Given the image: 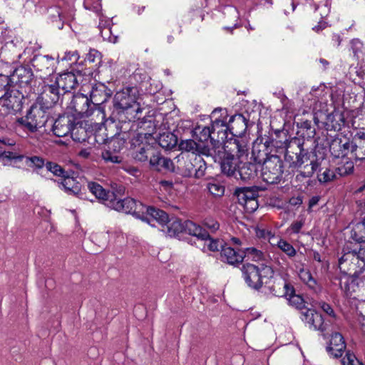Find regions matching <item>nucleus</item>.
<instances>
[{
	"label": "nucleus",
	"mask_w": 365,
	"mask_h": 365,
	"mask_svg": "<svg viewBox=\"0 0 365 365\" xmlns=\"http://www.w3.org/2000/svg\"><path fill=\"white\" fill-rule=\"evenodd\" d=\"M126 141V136H120L118 134L113 136L106 143L108 148L102 152L103 159L106 162L120 163L123 158L118 154L125 147Z\"/></svg>",
	"instance_id": "nucleus-10"
},
{
	"label": "nucleus",
	"mask_w": 365,
	"mask_h": 365,
	"mask_svg": "<svg viewBox=\"0 0 365 365\" xmlns=\"http://www.w3.org/2000/svg\"><path fill=\"white\" fill-rule=\"evenodd\" d=\"M60 98L59 89L55 82L51 84H45L43 91L37 97L36 101L51 109L58 101Z\"/></svg>",
	"instance_id": "nucleus-21"
},
{
	"label": "nucleus",
	"mask_w": 365,
	"mask_h": 365,
	"mask_svg": "<svg viewBox=\"0 0 365 365\" xmlns=\"http://www.w3.org/2000/svg\"><path fill=\"white\" fill-rule=\"evenodd\" d=\"M113 91L104 83H96L90 92V99L95 109L103 112V105L112 96Z\"/></svg>",
	"instance_id": "nucleus-19"
},
{
	"label": "nucleus",
	"mask_w": 365,
	"mask_h": 365,
	"mask_svg": "<svg viewBox=\"0 0 365 365\" xmlns=\"http://www.w3.org/2000/svg\"><path fill=\"white\" fill-rule=\"evenodd\" d=\"M203 240H209V243L207 244V247L209 250L212 252L220 251L222 248H225V245L227 242H224L223 240H220L219 239H213L210 237L209 235V237L204 239Z\"/></svg>",
	"instance_id": "nucleus-58"
},
{
	"label": "nucleus",
	"mask_w": 365,
	"mask_h": 365,
	"mask_svg": "<svg viewBox=\"0 0 365 365\" xmlns=\"http://www.w3.org/2000/svg\"><path fill=\"white\" fill-rule=\"evenodd\" d=\"M278 247L283 251L289 257H292L296 255L297 252L294 247L288 242L280 240L277 243Z\"/></svg>",
	"instance_id": "nucleus-59"
},
{
	"label": "nucleus",
	"mask_w": 365,
	"mask_h": 365,
	"mask_svg": "<svg viewBox=\"0 0 365 365\" xmlns=\"http://www.w3.org/2000/svg\"><path fill=\"white\" fill-rule=\"evenodd\" d=\"M15 86L12 77L9 74L0 73V100Z\"/></svg>",
	"instance_id": "nucleus-46"
},
{
	"label": "nucleus",
	"mask_w": 365,
	"mask_h": 365,
	"mask_svg": "<svg viewBox=\"0 0 365 365\" xmlns=\"http://www.w3.org/2000/svg\"><path fill=\"white\" fill-rule=\"evenodd\" d=\"M230 138H242L247 128L252 126L254 122L250 120L248 113H236L230 117L228 122Z\"/></svg>",
	"instance_id": "nucleus-14"
},
{
	"label": "nucleus",
	"mask_w": 365,
	"mask_h": 365,
	"mask_svg": "<svg viewBox=\"0 0 365 365\" xmlns=\"http://www.w3.org/2000/svg\"><path fill=\"white\" fill-rule=\"evenodd\" d=\"M346 277V281L342 282V277L335 274L331 277V281L333 285L338 287L346 296H351V293L355 292L356 284H352L351 279H349V276H344Z\"/></svg>",
	"instance_id": "nucleus-39"
},
{
	"label": "nucleus",
	"mask_w": 365,
	"mask_h": 365,
	"mask_svg": "<svg viewBox=\"0 0 365 365\" xmlns=\"http://www.w3.org/2000/svg\"><path fill=\"white\" fill-rule=\"evenodd\" d=\"M73 174L68 173L63 179H61V182H58V187L69 195H73L83 200H88L86 196V189L76 178L72 176Z\"/></svg>",
	"instance_id": "nucleus-17"
},
{
	"label": "nucleus",
	"mask_w": 365,
	"mask_h": 365,
	"mask_svg": "<svg viewBox=\"0 0 365 365\" xmlns=\"http://www.w3.org/2000/svg\"><path fill=\"white\" fill-rule=\"evenodd\" d=\"M351 142L349 138L335 136L329 143V152L334 158H345L351 154Z\"/></svg>",
	"instance_id": "nucleus-20"
},
{
	"label": "nucleus",
	"mask_w": 365,
	"mask_h": 365,
	"mask_svg": "<svg viewBox=\"0 0 365 365\" xmlns=\"http://www.w3.org/2000/svg\"><path fill=\"white\" fill-rule=\"evenodd\" d=\"M269 139L264 137H258L252 143V157L254 162L259 165L269 158V156L276 155L269 145Z\"/></svg>",
	"instance_id": "nucleus-16"
},
{
	"label": "nucleus",
	"mask_w": 365,
	"mask_h": 365,
	"mask_svg": "<svg viewBox=\"0 0 365 365\" xmlns=\"http://www.w3.org/2000/svg\"><path fill=\"white\" fill-rule=\"evenodd\" d=\"M146 212L148 215L151 217L163 227H165V223L168 221V215L163 210L149 206L147 207Z\"/></svg>",
	"instance_id": "nucleus-45"
},
{
	"label": "nucleus",
	"mask_w": 365,
	"mask_h": 365,
	"mask_svg": "<svg viewBox=\"0 0 365 365\" xmlns=\"http://www.w3.org/2000/svg\"><path fill=\"white\" fill-rule=\"evenodd\" d=\"M264 190L261 187H237L234 192L239 204H246V202L252 199H257L259 197V191Z\"/></svg>",
	"instance_id": "nucleus-34"
},
{
	"label": "nucleus",
	"mask_w": 365,
	"mask_h": 365,
	"mask_svg": "<svg viewBox=\"0 0 365 365\" xmlns=\"http://www.w3.org/2000/svg\"><path fill=\"white\" fill-rule=\"evenodd\" d=\"M242 277L246 284L252 289L259 291L264 284H268L274 275V271L272 267L261 264L255 265L246 262L240 268Z\"/></svg>",
	"instance_id": "nucleus-4"
},
{
	"label": "nucleus",
	"mask_w": 365,
	"mask_h": 365,
	"mask_svg": "<svg viewBox=\"0 0 365 365\" xmlns=\"http://www.w3.org/2000/svg\"><path fill=\"white\" fill-rule=\"evenodd\" d=\"M298 130L297 135L299 136L298 138L301 140V142L304 143V140H310L316 135L315 128L312 126L311 121L304 120L299 122L297 124Z\"/></svg>",
	"instance_id": "nucleus-38"
},
{
	"label": "nucleus",
	"mask_w": 365,
	"mask_h": 365,
	"mask_svg": "<svg viewBox=\"0 0 365 365\" xmlns=\"http://www.w3.org/2000/svg\"><path fill=\"white\" fill-rule=\"evenodd\" d=\"M12 77L14 85H29L34 78L32 69L28 65H21L16 67L12 72L9 74Z\"/></svg>",
	"instance_id": "nucleus-28"
},
{
	"label": "nucleus",
	"mask_w": 365,
	"mask_h": 365,
	"mask_svg": "<svg viewBox=\"0 0 365 365\" xmlns=\"http://www.w3.org/2000/svg\"><path fill=\"white\" fill-rule=\"evenodd\" d=\"M354 163L351 160L346 161L335 168L336 175L344 177L351 174L354 172Z\"/></svg>",
	"instance_id": "nucleus-55"
},
{
	"label": "nucleus",
	"mask_w": 365,
	"mask_h": 365,
	"mask_svg": "<svg viewBox=\"0 0 365 365\" xmlns=\"http://www.w3.org/2000/svg\"><path fill=\"white\" fill-rule=\"evenodd\" d=\"M46 168L53 175L60 177L61 179L68 175V173H74L73 170L70 169L65 170L62 166L52 161H47L46 163Z\"/></svg>",
	"instance_id": "nucleus-49"
},
{
	"label": "nucleus",
	"mask_w": 365,
	"mask_h": 365,
	"mask_svg": "<svg viewBox=\"0 0 365 365\" xmlns=\"http://www.w3.org/2000/svg\"><path fill=\"white\" fill-rule=\"evenodd\" d=\"M138 120L137 128H139L141 131L136 133L133 137L135 138V141L142 140H151L156 142L155 138L153 137V133L156 130L155 118L153 115H148L143 118L139 116V114L135 118Z\"/></svg>",
	"instance_id": "nucleus-12"
},
{
	"label": "nucleus",
	"mask_w": 365,
	"mask_h": 365,
	"mask_svg": "<svg viewBox=\"0 0 365 365\" xmlns=\"http://www.w3.org/2000/svg\"><path fill=\"white\" fill-rule=\"evenodd\" d=\"M1 150L2 153L0 154V157L6 158L9 160H14V162H20L23 160V159L25 158L24 155H20L15 152L6 151L4 149L3 146H1Z\"/></svg>",
	"instance_id": "nucleus-61"
},
{
	"label": "nucleus",
	"mask_w": 365,
	"mask_h": 365,
	"mask_svg": "<svg viewBox=\"0 0 365 365\" xmlns=\"http://www.w3.org/2000/svg\"><path fill=\"white\" fill-rule=\"evenodd\" d=\"M341 365H364L351 350H346L345 355L341 359Z\"/></svg>",
	"instance_id": "nucleus-56"
},
{
	"label": "nucleus",
	"mask_w": 365,
	"mask_h": 365,
	"mask_svg": "<svg viewBox=\"0 0 365 365\" xmlns=\"http://www.w3.org/2000/svg\"><path fill=\"white\" fill-rule=\"evenodd\" d=\"M203 144L200 143H197L195 140L192 139H188L185 140H181L179 144V148L182 150H185L186 152H192V155H200L201 148Z\"/></svg>",
	"instance_id": "nucleus-47"
},
{
	"label": "nucleus",
	"mask_w": 365,
	"mask_h": 365,
	"mask_svg": "<svg viewBox=\"0 0 365 365\" xmlns=\"http://www.w3.org/2000/svg\"><path fill=\"white\" fill-rule=\"evenodd\" d=\"M302 319L309 324L310 329L324 332L327 330V324L322 315L313 309H307L302 312Z\"/></svg>",
	"instance_id": "nucleus-25"
},
{
	"label": "nucleus",
	"mask_w": 365,
	"mask_h": 365,
	"mask_svg": "<svg viewBox=\"0 0 365 365\" xmlns=\"http://www.w3.org/2000/svg\"><path fill=\"white\" fill-rule=\"evenodd\" d=\"M207 188L211 195L219 197L223 196L225 191V185L216 180L207 183Z\"/></svg>",
	"instance_id": "nucleus-53"
},
{
	"label": "nucleus",
	"mask_w": 365,
	"mask_h": 365,
	"mask_svg": "<svg viewBox=\"0 0 365 365\" xmlns=\"http://www.w3.org/2000/svg\"><path fill=\"white\" fill-rule=\"evenodd\" d=\"M297 155L287 157L289 168L297 170L295 180L302 182L304 179L311 178L317 173V179L322 185L327 184L336 179L335 170L329 167L324 168L327 154L324 148H315L309 151L308 149L300 148Z\"/></svg>",
	"instance_id": "nucleus-1"
},
{
	"label": "nucleus",
	"mask_w": 365,
	"mask_h": 365,
	"mask_svg": "<svg viewBox=\"0 0 365 365\" xmlns=\"http://www.w3.org/2000/svg\"><path fill=\"white\" fill-rule=\"evenodd\" d=\"M31 64L36 71L45 75H50L54 71V58L48 55H35L31 60Z\"/></svg>",
	"instance_id": "nucleus-29"
},
{
	"label": "nucleus",
	"mask_w": 365,
	"mask_h": 365,
	"mask_svg": "<svg viewBox=\"0 0 365 365\" xmlns=\"http://www.w3.org/2000/svg\"><path fill=\"white\" fill-rule=\"evenodd\" d=\"M150 165L158 172L174 171L173 161L168 158L163 157L158 150L153 158H150Z\"/></svg>",
	"instance_id": "nucleus-37"
},
{
	"label": "nucleus",
	"mask_w": 365,
	"mask_h": 365,
	"mask_svg": "<svg viewBox=\"0 0 365 365\" xmlns=\"http://www.w3.org/2000/svg\"><path fill=\"white\" fill-rule=\"evenodd\" d=\"M278 283H287L282 280H279L278 282H274V284L271 286H268L267 289L269 290V293L275 297H284V289L282 291H279L281 288H283V286H279Z\"/></svg>",
	"instance_id": "nucleus-63"
},
{
	"label": "nucleus",
	"mask_w": 365,
	"mask_h": 365,
	"mask_svg": "<svg viewBox=\"0 0 365 365\" xmlns=\"http://www.w3.org/2000/svg\"><path fill=\"white\" fill-rule=\"evenodd\" d=\"M80 55L78 51H66L64 56L61 58V61H69L71 64L78 63ZM81 63H79L81 64Z\"/></svg>",
	"instance_id": "nucleus-64"
},
{
	"label": "nucleus",
	"mask_w": 365,
	"mask_h": 365,
	"mask_svg": "<svg viewBox=\"0 0 365 365\" xmlns=\"http://www.w3.org/2000/svg\"><path fill=\"white\" fill-rule=\"evenodd\" d=\"M86 63H94L95 66H99L102 62V54L98 50L91 48L84 59Z\"/></svg>",
	"instance_id": "nucleus-57"
},
{
	"label": "nucleus",
	"mask_w": 365,
	"mask_h": 365,
	"mask_svg": "<svg viewBox=\"0 0 365 365\" xmlns=\"http://www.w3.org/2000/svg\"><path fill=\"white\" fill-rule=\"evenodd\" d=\"M322 123L328 131H340L346 124L344 113L343 111L334 108L331 113L326 115L325 121Z\"/></svg>",
	"instance_id": "nucleus-27"
},
{
	"label": "nucleus",
	"mask_w": 365,
	"mask_h": 365,
	"mask_svg": "<svg viewBox=\"0 0 365 365\" xmlns=\"http://www.w3.org/2000/svg\"><path fill=\"white\" fill-rule=\"evenodd\" d=\"M49 18L53 24V27L61 30L63 28V21L61 16V9L59 7H51L48 9Z\"/></svg>",
	"instance_id": "nucleus-48"
},
{
	"label": "nucleus",
	"mask_w": 365,
	"mask_h": 365,
	"mask_svg": "<svg viewBox=\"0 0 365 365\" xmlns=\"http://www.w3.org/2000/svg\"><path fill=\"white\" fill-rule=\"evenodd\" d=\"M88 189L89 191L99 200L100 202L109 207L112 206L111 204L114 200L115 194L114 192L107 190L103 187L99 183L96 182H88Z\"/></svg>",
	"instance_id": "nucleus-24"
},
{
	"label": "nucleus",
	"mask_w": 365,
	"mask_h": 365,
	"mask_svg": "<svg viewBox=\"0 0 365 365\" xmlns=\"http://www.w3.org/2000/svg\"><path fill=\"white\" fill-rule=\"evenodd\" d=\"M196 155H190L185 154V156L182 155V160L183 161V167L184 173L187 176H193L195 171L194 169H196V165L194 163L195 156Z\"/></svg>",
	"instance_id": "nucleus-51"
},
{
	"label": "nucleus",
	"mask_w": 365,
	"mask_h": 365,
	"mask_svg": "<svg viewBox=\"0 0 365 365\" xmlns=\"http://www.w3.org/2000/svg\"><path fill=\"white\" fill-rule=\"evenodd\" d=\"M211 147L203 144L200 155H205L207 158H210L213 162L220 163L222 159L227 153L225 150V144H219L217 142H211Z\"/></svg>",
	"instance_id": "nucleus-32"
},
{
	"label": "nucleus",
	"mask_w": 365,
	"mask_h": 365,
	"mask_svg": "<svg viewBox=\"0 0 365 365\" xmlns=\"http://www.w3.org/2000/svg\"><path fill=\"white\" fill-rule=\"evenodd\" d=\"M68 108L74 112L78 118L91 116L96 110L90 98L83 93H77L73 96L69 103Z\"/></svg>",
	"instance_id": "nucleus-13"
},
{
	"label": "nucleus",
	"mask_w": 365,
	"mask_h": 365,
	"mask_svg": "<svg viewBox=\"0 0 365 365\" xmlns=\"http://www.w3.org/2000/svg\"><path fill=\"white\" fill-rule=\"evenodd\" d=\"M52 131L57 137H65L71 135L76 142H82L86 140V131L82 127V122L75 114L64 113L60 115L53 122L51 120Z\"/></svg>",
	"instance_id": "nucleus-3"
},
{
	"label": "nucleus",
	"mask_w": 365,
	"mask_h": 365,
	"mask_svg": "<svg viewBox=\"0 0 365 365\" xmlns=\"http://www.w3.org/2000/svg\"><path fill=\"white\" fill-rule=\"evenodd\" d=\"M346 344L344 336L339 332H334L331 335L330 340L326 347L327 353L334 358L338 359L346 352Z\"/></svg>",
	"instance_id": "nucleus-26"
},
{
	"label": "nucleus",
	"mask_w": 365,
	"mask_h": 365,
	"mask_svg": "<svg viewBox=\"0 0 365 365\" xmlns=\"http://www.w3.org/2000/svg\"><path fill=\"white\" fill-rule=\"evenodd\" d=\"M98 28L99 29L100 34L104 41L113 43L115 42L117 37L112 35L110 27H104L102 29L101 24H99Z\"/></svg>",
	"instance_id": "nucleus-62"
},
{
	"label": "nucleus",
	"mask_w": 365,
	"mask_h": 365,
	"mask_svg": "<svg viewBox=\"0 0 365 365\" xmlns=\"http://www.w3.org/2000/svg\"><path fill=\"white\" fill-rule=\"evenodd\" d=\"M352 150L351 155L356 161L365 160V132L357 131L351 140Z\"/></svg>",
	"instance_id": "nucleus-30"
},
{
	"label": "nucleus",
	"mask_w": 365,
	"mask_h": 365,
	"mask_svg": "<svg viewBox=\"0 0 365 365\" xmlns=\"http://www.w3.org/2000/svg\"><path fill=\"white\" fill-rule=\"evenodd\" d=\"M279 286H283L284 289V295L287 297L289 304L294 307L297 309L304 312L307 308L306 307V302L304 298L295 293V289L292 285L289 283H278Z\"/></svg>",
	"instance_id": "nucleus-31"
},
{
	"label": "nucleus",
	"mask_w": 365,
	"mask_h": 365,
	"mask_svg": "<svg viewBox=\"0 0 365 365\" xmlns=\"http://www.w3.org/2000/svg\"><path fill=\"white\" fill-rule=\"evenodd\" d=\"M351 238L357 243H365V217L354 225Z\"/></svg>",
	"instance_id": "nucleus-41"
},
{
	"label": "nucleus",
	"mask_w": 365,
	"mask_h": 365,
	"mask_svg": "<svg viewBox=\"0 0 365 365\" xmlns=\"http://www.w3.org/2000/svg\"><path fill=\"white\" fill-rule=\"evenodd\" d=\"M132 145L135 146L132 156L135 161L146 163L150 161L153 155L157 153L156 142L151 140L135 141V138L131 139Z\"/></svg>",
	"instance_id": "nucleus-11"
},
{
	"label": "nucleus",
	"mask_w": 365,
	"mask_h": 365,
	"mask_svg": "<svg viewBox=\"0 0 365 365\" xmlns=\"http://www.w3.org/2000/svg\"><path fill=\"white\" fill-rule=\"evenodd\" d=\"M243 261L245 259L254 262H259L265 259L264 253L255 247L242 248Z\"/></svg>",
	"instance_id": "nucleus-43"
},
{
	"label": "nucleus",
	"mask_w": 365,
	"mask_h": 365,
	"mask_svg": "<svg viewBox=\"0 0 365 365\" xmlns=\"http://www.w3.org/2000/svg\"><path fill=\"white\" fill-rule=\"evenodd\" d=\"M111 204L113 205L110 206V208L112 210L133 215L136 218L142 219L143 221L147 220V217H141L140 214L136 211L138 206H142V204L133 198L125 197L124 199H120L118 198L115 195Z\"/></svg>",
	"instance_id": "nucleus-18"
},
{
	"label": "nucleus",
	"mask_w": 365,
	"mask_h": 365,
	"mask_svg": "<svg viewBox=\"0 0 365 365\" xmlns=\"http://www.w3.org/2000/svg\"><path fill=\"white\" fill-rule=\"evenodd\" d=\"M130 118H128V120H124L123 119L119 120V133L118 135H120V136H126L127 140L130 138V132L134 130L135 128H137V124L135 123L136 118H133V115H130Z\"/></svg>",
	"instance_id": "nucleus-44"
},
{
	"label": "nucleus",
	"mask_w": 365,
	"mask_h": 365,
	"mask_svg": "<svg viewBox=\"0 0 365 365\" xmlns=\"http://www.w3.org/2000/svg\"><path fill=\"white\" fill-rule=\"evenodd\" d=\"M178 142V136L172 132H164L160 134L156 144L165 150H171L175 148Z\"/></svg>",
	"instance_id": "nucleus-40"
},
{
	"label": "nucleus",
	"mask_w": 365,
	"mask_h": 365,
	"mask_svg": "<svg viewBox=\"0 0 365 365\" xmlns=\"http://www.w3.org/2000/svg\"><path fill=\"white\" fill-rule=\"evenodd\" d=\"M219 164L223 174L228 177L237 178V160L233 154L227 153L222 159V161H220Z\"/></svg>",
	"instance_id": "nucleus-36"
},
{
	"label": "nucleus",
	"mask_w": 365,
	"mask_h": 365,
	"mask_svg": "<svg viewBox=\"0 0 365 365\" xmlns=\"http://www.w3.org/2000/svg\"><path fill=\"white\" fill-rule=\"evenodd\" d=\"M54 82L58 89H61L63 93L71 92V90L75 89L78 85L77 78L72 72L58 74L56 77Z\"/></svg>",
	"instance_id": "nucleus-33"
},
{
	"label": "nucleus",
	"mask_w": 365,
	"mask_h": 365,
	"mask_svg": "<svg viewBox=\"0 0 365 365\" xmlns=\"http://www.w3.org/2000/svg\"><path fill=\"white\" fill-rule=\"evenodd\" d=\"M212 130L211 142H217L219 144H225L231 138L228 123L220 118L212 121L210 126Z\"/></svg>",
	"instance_id": "nucleus-22"
},
{
	"label": "nucleus",
	"mask_w": 365,
	"mask_h": 365,
	"mask_svg": "<svg viewBox=\"0 0 365 365\" xmlns=\"http://www.w3.org/2000/svg\"><path fill=\"white\" fill-rule=\"evenodd\" d=\"M26 163L30 167H35L36 168H42L46 167L45 160L38 156L26 157Z\"/></svg>",
	"instance_id": "nucleus-60"
},
{
	"label": "nucleus",
	"mask_w": 365,
	"mask_h": 365,
	"mask_svg": "<svg viewBox=\"0 0 365 365\" xmlns=\"http://www.w3.org/2000/svg\"><path fill=\"white\" fill-rule=\"evenodd\" d=\"M261 175L263 181L268 184H277L284 173V163L277 155H272L261 165Z\"/></svg>",
	"instance_id": "nucleus-9"
},
{
	"label": "nucleus",
	"mask_w": 365,
	"mask_h": 365,
	"mask_svg": "<svg viewBox=\"0 0 365 365\" xmlns=\"http://www.w3.org/2000/svg\"><path fill=\"white\" fill-rule=\"evenodd\" d=\"M232 147L230 149L234 151L236 150V155L238 158H241L247 154L248 150L246 140L242 138L233 137L227 142Z\"/></svg>",
	"instance_id": "nucleus-42"
},
{
	"label": "nucleus",
	"mask_w": 365,
	"mask_h": 365,
	"mask_svg": "<svg viewBox=\"0 0 365 365\" xmlns=\"http://www.w3.org/2000/svg\"><path fill=\"white\" fill-rule=\"evenodd\" d=\"M193 137H195V139L198 140L200 143L207 142L208 140H211L212 138V130L210 126H205L203 128H200V126H197L193 130Z\"/></svg>",
	"instance_id": "nucleus-50"
},
{
	"label": "nucleus",
	"mask_w": 365,
	"mask_h": 365,
	"mask_svg": "<svg viewBox=\"0 0 365 365\" xmlns=\"http://www.w3.org/2000/svg\"><path fill=\"white\" fill-rule=\"evenodd\" d=\"M298 275L299 279L309 288L313 289H315L317 281L312 277L309 270L302 268L299 269Z\"/></svg>",
	"instance_id": "nucleus-52"
},
{
	"label": "nucleus",
	"mask_w": 365,
	"mask_h": 365,
	"mask_svg": "<svg viewBox=\"0 0 365 365\" xmlns=\"http://www.w3.org/2000/svg\"><path fill=\"white\" fill-rule=\"evenodd\" d=\"M1 100L4 101L3 107L7 110V114L16 115L21 113L25 96L15 86Z\"/></svg>",
	"instance_id": "nucleus-15"
},
{
	"label": "nucleus",
	"mask_w": 365,
	"mask_h": 365,
	"mask_svg": "<svg viewBox=\"0 0 365 365\" xmlns=\"http://www.w3.org/2000/svg\"><path fill=\"white\" fill-rule=\"evenodd\" d=\"M261 165L257 163H241L237 166V175H239L240 179L243 181L255 179L258 174Z\"/></svg>",
	"instance_id": "nucleus-35"
},
{
	"label": "nucleus",
	"mask_w": 365,
	"mask_h": 365,
	"mask_svg": "<svg viewBox=\"0 0 365 365\" xmlns=\"http://www.w3.org/2000/svg\"><path fill=\"white\" fill-rule=\"evenodd\" d=\"M338 267L343 276H349L352 284L359 287L365 281V259L356 248L344 247L342 255L338 259Z\"/></svg>",
	"instance_id": "nucleus-2"
},
{
	"label": "nucleus",
	"mask_w": 365,
	"mask_h": 365,
	"mask_svg": "<svg viewBox=\"0 0 365 365\" xmlns=\"http://www.w3.org/2000/svg\"><path fill=\"white\" fill-rule=\"evenodd\" d=\"M265 138L269 139V145H270L274 153H282L285 150L284 160L289 164L287 161V156L289 155H295L296 153H299L300 148H304L303 147V142H301L299 138H294L292 140L289 141L287 138V131L284 130H276L270 136L264 135Z\"/></svg>",
	"instance_id": "nucleus-7"
},
{
	"label": "nucleus",
	"mask_w": 365,
	"mask_h": 365,
	"mask_svg": "<svg viewBox=\"0 0 365 365\" xmlns=\"http://www.w3.org/2000/svg\"><path fill=\"white\" fill-rule=\"evenodd\" d=\"M163 230L170 237H180L183 234L195 237L197 240H204L209 237L208 232L201 226L191 220L182 221L181 220L173 217L168 218V222Z\"/></svg>",
	"instance_id": "nucleus-6"
},
{
	"label": "nucleus",
	"mask_w": 365,
	"mask_h": 365,
	"mask_svg": "<svg viewBox=\"0 0 365 365\" xmlns=\"http://www.w3.org/2000/svg\"><path fill=\"white\" fill-rule=\"evenodd\" d=\"M50 110L41 103L35 101L24 116L16 118V123L30 133H36L40 128L46 126L50 118Z\"/></svg>",
	"instance_id": "nucleus-5"
},
{
	"label": "nucleus",
	"mask_w": 365,
	"mask_h": 365,
	"mask_svg": "<svg viewBox=\"0 0 365 365\" xmlns=\"http://www.w3.org/2000/svg\"><path fill=\"white\" fill-rule=\"evenodd\" d=\"M136 88L127 87L117 92L113 100L114 108L125 115L134 113L133 118H135L143 111L140 103L136 101Z\"/></svg>",
	"instance_id": "nucleus-8"
},
{
	"label": "nucleus",
	"mask_w": 365,
	"mask_h": 365,
	"mask_svg": "<svg viewBox=\"0 0 365 365\" xmlns=\"http://www.w3.org/2000/svg\"><path fill=\"white\" fill-rule=\"evenodd\" d=\"M242 254V248L235 249L227 243L225 248L220 250V259L221 262L234 267H239L240 265H242L244 264Z\"/></svg>",
	"instance_id": "nucleus-23"
},
{
	"label": "nucleus",
	"mask_w": 365,
	"mask_h": 365,
	"mask_svg": "<svg viewBox=\"0 0 365 365\" xmlns=\"http://www.w3.org/2000/svg\"><path fill=\"white\" fill-rule=\"evenodd\" d=\"M194 163L196 165V169H194L195 173L194 177L195 178H200L203 177L205 174V170L207 169L206 163L201 155H195Z\"/></svg>",
	"instance_id": "nucleus-54"
}]
</instances>
